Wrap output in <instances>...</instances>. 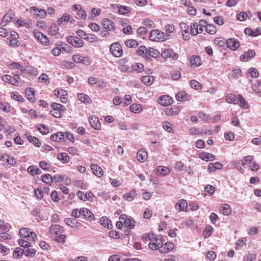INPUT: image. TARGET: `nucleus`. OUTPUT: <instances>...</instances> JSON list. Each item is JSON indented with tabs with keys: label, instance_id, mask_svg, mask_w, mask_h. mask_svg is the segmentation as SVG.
Returning <instances> with one entry per match:
<instances>
[{
	"label": "nucleus",
	"instance_id": "0eeeda50",
	"mask_svg": "<svg viewBox=\"0 0 261 261\" xmlns=\"http://www.w3.org/2000/svg\"><path fill=\"white\" fill-rule=\"evenodd\" d=\"M226 44L228 48L232 50H236L240 46V42L234 38H229L226 41Z\"/></svg>",
	"mask_w": 261,
	"mask_h": 261
},
{
	"label": "nucleus",
	"instance_id": "4c0bfd02",
	"mask_svg": "<svg viewBox=\"0 0 261 261\" xmlns=\"http://www.w3.org/2000/svg\"><path fill=\"white\" fill-rule=\"evenodd\" d=\"M51 107L53 109L57 110L60 111L61 113L66 110L65 107L57 103H53L51 105Z\"/></svg>",
	"mask_w": 261,
	"mask_h": 261
},
{
	"label": "nucleus",
	"instance_id": "6e6552de",
	"mask_svg": "<svg viewBox=\"0 0 261 261\" xmlns=\"http://www.w3.org/2000/svg\"><path fill=\"white\" fill-rule=\"evenodd\" d=\"M172 98L168 95H163L161 96L159 99V102L163 106H168L171 104Z\"/></svg>",
	"mask_w": 261,
	"mask_h": 261
},
{
	"label": "nucleus",
	"instance_id": "2eb2a0df",
	"mask_svg": "<svg viewBox=\"0 0 261 261\" xmlns=\"http://www.w3.org/2000/svg\"><path fill=\"white\" fill-rule=\"evenodd\" d=\"M174 247L172 243L167 242L164 245L160 246V252L161 253H167L169 251L171 250Z\"/></svg>",
	"mask_w": 261,
	"mask_h": 261
},
{
	"label": "nucleus",
	"instance_id": "c756f323",
	"mask_svg": "<svg viewBox=\"0 0 261 261\" xmlns=\"http://www.w3.org/2000/svg\"><path fill=\"white\" fill-rule=\"evenodd\" d=\"M77 97L80 101L84 103H88L90 100V97L87 94L84 93L78 94Z\"/></svg>",
	"mask_w": 261,
	"mask_h": 261
},
{
	"label": "nucleus",
	"instance_id": "4d7b16f0",
	"mask_svg": "<svg viewBox=\"0 0 261 261\" xmlns=\"http://www.w3.org/2000/svg\"><path fill=\"white\" fill-rule=\"evenodd\" d=\"M246 239L245 238H243L241 240H239L236 243L237 248H242L243 246H245Z\"/></svg>",
	"mask_w": 261,
	"mask_h": 261
},
{
	"label": "nucleus",
	"instance_id": "b1692460",
	"mask_svg": "<svg viewBox=\"0 0 261 261\" xmlns=\"http://www.w3.org/2000/svg\"><path fill=\"white\" fill-rule=\"evenodd\" d=\"M65 223L72 228L79 227L77 224L79 223L74 218H66L65 219Z\"/></svg>",
	"mask_w": 261,
	"mask_h": 261
},
{
	"label": "nucleus",
	"instance_id": "4be33fe9",
	"mask_svg": "<svg viewBox=\"0 0 261 261\" xmlns=\"http://www.w3.org/2000/svg\"><path fill=\"white\" fill-rule=\"evenodd\" d=\"M154 78L153 76H143L141 79L142 82L147 85H151L154 81Z\"/></svg>",
	"mask_w": 261,
	"mask_h": 261
},
{
	"label": "nucleus",
	"instance_id": "69168bd1",
	"mask_svg": "<svg viewBox=\"0 0 261 261\" xmlns=\"http://www.w3.org/2000/svg\"><path fill=\"white\" fill-rule=\"evenodd\" d=\"M145 25L149 27L150 29L154 28V23L152 20L149 19H145L143 20V23Z\"/></svg>",
	"mask_w": 261,
	"mask_h": 261
},
{
	"label": "nucleus",
	"instance_id": "7c9ffc66",
	"mask_svg": "<svg viewBox=\"0 0 261 261\" xmlns=\"http://www.w3.org/2000/svg\"><path fill=\"white\" fill-rule=\"evenodd\" d=\"M41 180L44 182L50 185L53 181V177L50 174H46L45 175L41 176Z\"/></svg>",
	"mask_w": 261,
	"mask_h": 261
},
{
	"label": "nucleus",
	"instance_id": "a18cd8bd",
	"mask_svg": "<svg viewBox=\"0 0 261 261\" xmlns=\"http://www.w3.org/2000/svg\"><path fill=\"white\" fill-rule=\"evenodd\" d=\"M231 209L230 206L227 204H224L222 206V214L224 215H228L231 213Z\"/></svg>",
	"mask_w": 261,
	"mask_h": 261
},
{
	"label": "nucleus",
	"instance_id": "774afa93",
	"mask_svg": "<svg viewBox=\"0 0 261 261\" xmlns=\"http://www.w3.org/2000/svg\"><path fill=\"white\" fill-rule=\"evenodd\" d=\"M205 190L209 194H213L215 190V188L214 186L207 185L205 187Z\"/></svg>",
	"mask_w": 261,
	"mask_h": 261
},
{
	"label": "nucleus",
	"instance_id": "bb28decb",
	"mask_svg": "<svg viewBox=\"0 0 261 261\" xmlns=\"http://www.w3.org/2000/svg\"><path fill=\"white\" fill-rule=\"evenodd\" d=\"M28 172L32 175H34L35 174H40L41 173V171L40 170V169L34 166H31L29 167V168H28Z\"/></svg>",
	"mask_w": 261,
	"mask_h": 261
},
{
	"label": "nucleus",
	"instance_id": "bf43d9fd",
	"mask_svg": "<svg viewBox=\"0 0 261 261\" xmlns=\"http://www.w3.org/2000/svg\"><path fill=\"white\" fill-rule=\"evenodd\" d=\"M171 54H172V49H166L161 53V56L163 58H169Z\"/></svg>",
	"mask_w": 261,
	"mask_h": 261
},
{
	"label": "nucleus",
	"instance_id": "a878e982",
	"mask_svg": "<svg viewBox=\"0 0 261 261\" xmlns=\"http://www.w3.org/2000/svg\"><path fill=\"white\" fill-rule=\"evenodd\" d=\"M27 98L32 102L34 101V91L32 88H27L25 89Z\"/></svg>",
	"mask_w": 261,
	"mask_h": 261
},
{
	"label": "nucleus",
	"instance_id": "6e6d98bb",
	"mask_svg": "<svg viewBox=\"0 0 261 261\" xmlns=\"http://www.w3.org/2000/svg\"><path fill=\"white\" fill-rule=\"evenodd\" d=\"M191 87L196 90L200 89L201 88L200 84L197 81L193 80L190 82Z\"/></svg>",
	"mask_w": 261,
	"mask_h": 261
},
{
	"label": "nucleus",
	"instance_id": "864d4df0",
	"mask_svg": "<svg viewBox=\"0 0 261 261\" xmlns=\"http://www.w3.org/2000/svg\"><path fill=\"white\" fill-rule=\"evenodd\" d=\"M147 49L146 48V47L145 46L142 45V46H140L139 47V48L137 49V53L138 55H139L140 56H142L143 55H146L147 51Z\"/></svg>",
	"mask_w": 261,
	"mask_h": 261
},
{
	"label": "nucleus",
	"instance_id": "3c124183",
	"mask_svg": "<svg viewBox=\"0 0 261 261\" xmlns=\"http://www.w3.org/2000/svg\"><path fill=\"white\" fill-rule=\"evenodd\" d=\"M162 126L167 132L170 133L172 131V125L167 121H164L162 123Z\"/></svg>",
	"mask_w": 261,
	"mask_h": 261
},
{
	"label": "nucleus",
	"instance_id": "79ce46f5",
	"mask_svg": "<svg viewBox=\"0 0 261 261\" xmlns=\"http://www.w3.org/2000/svg\"><path fill=\"white\" fill-rule=\"evenodd\" d=\"M24 253V249H22L20 248H16L13 252V255L14 257L19 258Z\"/></svg>",
	"mask_w": 261,
	"mask_h": 261
},
{
	"label": "nucleus",
	"instance_id": "58836bf2",
	"mask_svg": "<svg viewBox=\"0 0 261 261\" xmlns=\"http://www.w3.org/2000/svg\"><path fill=\"white\" fill-rule=\"evenodd\" d=\"M175 170L177 172L186 170L187 167L184 166V164L180 162H177L174 166Z\"/></svg>",
	"mask_w": 261,
	"mask_h": 261
},
{
	"label": "nucleus",
	"instance_id": "09e8293b",
	"mask_svg": "<svg viewBox=\"0 0 261 261\" xmlns=\"http://www.w3.org/2000/svg\"><path fill=\"white\" fill-rule=\"evenodd\" d=\"M213 228L211 226H207L203 231V236L205 238H207L211 235Z\"/></svg>",
	"mask_w": 261,
	"mask_h": 261
},
{
	"label": "nucleus",
	"instance_id": "20e7f679",
	"mask_svg": "<svg viewBox=\"0 0 261 261\" xmlns=\"http://www.w3.org/2000/svg\"><path fill=\"white\" fill-rule=\"evenodd\" d=\"M149 38L151 40H156V39H158L164 41L166 40L165 35H164V33L158 30L150 31Z\"/></svg>",
	"mask_w": 261,
	"mask_h": 261
},
{
	"label": "nucleus",
	"instance_id": "c03bdc74",
	"mask_svg": "<svg viewBox=\"0 0 261 261\" xmlns=\"http://www.w3.org/2000/svg\"><path fill=\"white\" fill-rule=\"evenodd\" d=\"M54 94L57 97H62L67 94V92L62 89H56L54 90Z\"/></svg>",
	"mask_w": 261,
	"mask_h": 261
},
{
	"label": "nucleus",
	"instance_id": "e433bc0d",
	"mask_svg": "<svg viewBox=\"0 0 261 261\" xmlns=\"http://www.w3.org/2000/svg\"><path fill=\"white\" fill-rule=\"evenodd\" d=\"M130 110L132 112L138 113H139L141 110V106L138 103H133L130 106Z\"/></svg>",
	"mask_w": 261,
	"mask_h": 261
},
{
	"label": "nucleus",
	"instance_id": "9b49d317",
	"mask_svg": "<svg viewBox=\"0 0 261 261\" xmlns=\"http://www.w3.org/2000/svg\"><path fill=\"white\" fill-rule=\"evenodd\" d=\"M14 16V14L12 11L11 10L9 11L4 15L3 19H2L1 22V25L4 27L6 26L8 22H10L12 20Z\"/></svg>",
	"mask_w": 261,
	"mask_h": 261
},
{
	"label": "nucleus",
	"instance_id": "0e129e2a",
	"mask_svg": "<svg viewBox=\"0 0 261 261\" xmlns=\"http://www.w3.org/2000/svg\"><path fill=\"white\" fill-rule=\"evenodd\" d=\"M158 172L160 175H166L169 173L170 171L169 168L167 167H162L160 169H159Z\"/></svg>",
	"mask_w": 261,
	"mask_h": 261
},
{
	"label": "nucleus",
	"instance_id": "ddd939ff",
	"mask_svg": "<svg viewBox=\"0 0 261 261\" xmlns=\"http://www.w3.org/2000/svg\"><path fill=\"white\" fill-rule=\"evenodd\" d=\"M222 167V164L219 162L210 163L208 166L207 170L210 173L214 172L217 169H221Z\"/></svg>",
	"mask_w": 261,
	"mask_h": 261
},
{
	"label": "nucleus",
	"instance_id": "f03ea898",
	"mask_svg": "<svg viewBox=\"0 0 261 261\" xmlns=\"http://www.w3.org/2000/svg\"><path fill=\"white\" fill-rule=\"evenodd\" d=\"M110 50L115 57H120L123 54L122 49L119 43H114L111 45Z\"/></svg>",
	"mask_w": 261,
	"mask_h": 261
},
{
	"label": "nucleus",
	"instance_id": "4468645a",
	"mask_svg": "<svg viewBox=\"0 0 261 261\" xmlns=\"http://www.w3.org/2000/svg\"><path fill=\"white\" fill-rule=\"evenodd\" d=\"M180 112V108L176 106H172L170 109H166L165 113L168 116H172L177 114Z\"/></svg>",
	"mask_w": 261,
	"mask_h": 261
},
{
	"label": "nucleus",
	"instance_id": "393cba45",
	"mask_svg": "<svg viewBox=\"0 0 261 261\" xmlns=\"http://www.w3.org/2000/svg\"><path fill=\"white\" fill-rule=\"evenodd\" d=\"M125 226L129 229H132L135 226V221L132 217H128L126 220L124 222Z\"/></svg>",
	"mask_w": 261,
	"mask_h": 261
},
{
	"label": "nucleus",
	"instance_id": "680f3d73",
	"mask_svg": "<svg viewBox=\"0 0 261 261\" xmlns=\"http://www.w3.org/2000/svg\"><path fill=\"white\" fill-rule=\"evenodd\" d=\"M119 12L121 14H124L130 11L129 7L124 6H120L119 8Z\"/></svg>",
	"mask_w": 261,
	"mask_h": 261
},
{
	"label": "nucleus",
	"instance_id": "a19ab883",
	"mask_svg": "<svg viewBox=\"0 0 261 261\" xmlns=\"http://www.w3.org/2000/svg\"><path fill=\"white\" fill-rule=\"evenodd\" d=\"M30 232V230L28 228H23L20 229L19 234L22 238L28 239Z\"/></svg>",
	"mask_w": 261,
	"mask_h": 261
},
{
	"label": "nucleus",
	"instance_id": "f704fd0d",
	"mask_svg": "<svg viewBox=\"0 0 261 261\" xmlns=\"http://www.w3.org/2000/svg\"><path fill=\"white\" fill-rule=\"evenodd\" d=\"M176 205L179 207V212L184 211L187 207L186 200L181 199L178 201Z\"/></svg>",
	"mask_w": 261,
	"mask_h": 261
},
{
	"label": "nucleus",
	"instance_id": "603ef678",
	"mask_svg": "<svg viewBox=\"0 0 261 261\" xmlns=\"http://www.w3.org/2000/svg\"><path fill=\"white\" fill-rule=\"evenodd\" d=\"M38 129L43 135H47L49 133V130L47 126L43 124H40Z\"/></svg>",
	"mask_w": 261,
	"mask_h": 261
},
{
	"label": "nucleus",
	"instance_id": "473e14b6",
	"mask_svg": "<svg viewBox=\"0 0 261 261\" xmlns=\"http://www.w3.org/2000/svg\"><path fill=\"white\" fill-rule=\"evenodd\" d=\"M205 31L207 33L212 35L215 34L217 31L216 27L212 24H206Z\"/></svg>",
	"mask_w": 261,
	"mask_h": 261
},
{
	"label": "nucleus",
	"instance_id": "5fc2aeb1",
	"mask_svg": "<svg viewBox=\"0 0 261 261\" xmlns=\"http://www.w3.org/2000/svg\"><path fill=\"white\" fill-rule=\"evenodd\" d=\"M0 109L5 112H9L10 111V105L5 102H0Z\"/></svg>",
	"mask_w": 261,
	"mask_h": 261
},
{
	"label": "nucleus",
	"instance_id": "6ab92c4d",
	"mask_svg": "<svg viewBox=\"0 0 261 261\" xmlns=\"http://www.w3.org/2000/svg\"><path fill=\"white\" fill-rule=\"evenodd\" d=\"M2 80L6 83H10L14 86H17V81L15 79H13V77L9 75H4L2 77Z\"/></svg>",
	"mask_w": 261,
	"mask_h": 261
},
{
	"label": "nucleus",
	"instance_id": "f257e3e1",
	"mask_svg": "<svg viewBox=\"0 0 261 261\" xmlns=\"http://www.w3.org/2000/svg\"><path fill=\"white\" fill-rule=\"evenodd\" d=\"M102 24L103 28L107 30L101 32L105 36L109 34L108 31H113L115 29L114 22L109 19H103Z\"/></svg>",
	"mask_w": 261,
	"mask_h": 261
},
{
	"label": "nucleus",
	"instance_id": "13d9d810",
	"mask_svg": "<svg viewBox=\"0 0 261 261\" xmlns=\"http://www.w3.org/2000/svg\"><path fill=\"white\" fill-rule=\"evenodd\" d=\"M214 42L220 47L223 46L226 44V41L221 37L216 38L214 40Z\"/></svg>",
	"mask_w": 261,
	"mask_h": 261
},
{
	"label": "nucleus",
	"instance_id": "052dcab7",
	"mask_svg": "<svg viewBox=\"0 0 261 261\" xmlns=\"http://www.w3.org/2000/svg\"><path fill=\"white\" fill-rule=\"evenodd\" d=\"M256 258V254L255 253H249L246 254L244 257V259L245 261H252Z\"/></svg>",
	"mask_w": 261,
	"mask_h": 261
},
{
	"label": "nucleus",
	"instance_id": "2f4dec72",
	"mask_svg": "<svg viewBox=\"0 0 261 261\" xmlns=\"http://www.w3.org/2000/svg\"><path fill=\"white\" fill-rule=\"evenodd\" d=\"M198 24L193 22L191 25V34L193 36H196L198 34Z\"/></svg>",
	"mask_w": 261,
	"mask_h": 261
},
{
	"label": "nucleus",
	"instance_id": "5701e85b",
	"mask_svg": "<svg viewBox=\"0 0 261 261\" xmlns=\"http://www.w3.org/2000/svg\"><path fill=\"white\" fill-rule=\"evenodd\" d=\"M190 63L192 66L195 67L199 66L202 63L201 58L198 56L191 57Z\"/></svg>",
	"mask_w": 261,
	"mask_h": 261
},
{
	"label": "nucleus",
	"instance_id": "9d476101",
	"mask_svg": "<svg viewBox=\"0 0 261 261\" xmlns=\"http://www.w3.org/2000/svg\"><path fill=\"white\" fill-rule=\"evenodd\" d=\"M89 122L91 126L97 130H99L101 128V124L97 117L95 116H92L89 118Z\"/></svg>",
	"mask_w": 261,
	"mask_h": 261
},
{
	"label": "nucleus",
	"instance_id": "f8f14e48",
	"mask_svg": "<svg viewBox=\"0 0 261 261\" xmlns=\"http://www.w3.org/2000/svg\"><path fill=\"white\" fill-rule=\"evenodd\" d=\"M255 52L254 50H249L240 56V60L242 61H247L254 57Z\"/></svg>",
	"mask_w": 261,
	"mask_h": 261
},
{
	"label": "nucleus",
	"instance_id": "ea45409f",
	"mask_svg": "<svg viewBox=\"0 0 261 261\" xmlns=\"http://www.w3.org/2000/svg\"><path fill=\"white\" fill-rule=\"evenodd\" d=\"M147 54L146 55H149L152 57L156 58L159 55V53L156 49H153L152 48H149L147 49Z\"/></svg>",
	"mask_w": 261,
	"mask_h": 261
},
{
	"label": "nucleus",
	"instance_id": "a211bd4d",
	"mask_svg": "<svg viewBox=\"0 0 261 261\" xmlns=\"http://www.w3.org/2000/svg\"><path fill=\"white\" fill-rule=\"evenodd\" d=\"M199 158L205 161H213L215 159V156L214 154L203 152L199 154Z\"/></svg>",
	"mask_w": 261,
	"mask_h": 261
},
{
	"label": "nucleus",
	"instance_id": "f3484780",
	"mask_svg": "<svg viewBox=\"0 0 261 261\" xmlns=\"http://www.w3.org/2000/svg\"><path fill=\"white\" fill-rule=\"evenodd\" d=\"M137 156L139 162L143 163L147 159V152L143 149H140L138 151Z\"/></svg>",
	"mask_w": 261,
	"mask_h": 261
},
{
	"label": "nucleus",
	"instance_id": "39448f33",
	"mask_svg": "<svg viewBox=\"0 0 261 261\" xmlns=\"http://www.w3.org/2000/svg\"><path fill=\"white\" fill-rule=\"evenodd\" d=\"M30 12L34 16V18H37V17L44 18L46 16L47 13L45 10L38 9L35 7H31Z\"/></svg>",
	"mask_w": 261,
	"mask_h": 261
},
{
	"label": "nucleus",
	"instance_id": "dca6fc26",
	"mask_svg": "<svg viewBox=\"0 0 261 261\" xmlns=\"http://www.w3.org/2000/svg\"><path fill=\"white\" fill-rule=\"evenodd\" d=\"M63 228L59 225H53L50 226L49 232L51 234H56L62 233Z\"/></svg>",
	"mask_w": 261,
	"mask_h": 261
},
{
	"label": "nucleus",
	"instance_id": "de8ad7c7",
	"mask_svg": "<svg viewBox=\"0 0 261 261\" xmlns=\"http://www.w3.org/2000/svg\"><path fill=\"white\" fill-rule=\"evenodd\" d=\"M125 44L128 47H136L138 43L135 40L130 39L125 41Z\"/></svg>",
	"mask_w": 261,
	"mask_h": 261
},
{
	"label": "nucleus",
	"instance_id": "72a5a7b5",
	"mask_svg": "<svg viewBox=\"0 0 261 261\" xmlns=\"http://www.w3.org/2000/svg\"><path fill=\"white\" fill-rule=\"evenodd\" d=\"M11 97L12 99L19 102H22L24 99L18 92H13L11 93Z\"/></svg>",
	"mask_w": 261,
	"mask_h": 261
},
{
	"label": "nucleus",
	"instance_id": "412c9836",
	"mask_svg": "<svg viewBox=\"0 0 261 261\" xmlns=\"http://www.w3.org/2000/svg\"><path fill=\"white\" fill-rule=\"evenodd\" d=\"M57 159L63 163H67L69 161V156L65 152L59 153L57 154Z\"/></svg>",
	"mask_w": 261,
	"mask_h": 261
},
{
	"label": "nucleus",
	"instance_id": "cd10ccee",
	"mask_svg": "<svg viewBox=\"0 0 261 261\" xmlns=\"http://www.w3.org/2000/svg\"><path fill=\"white\" fill-rule=\"evenodd\" d=\"M136 195V191L135 190H132L129 193L124 194L123 198L127 201H132L134 199Z\"/></svg>",
	"mask_w": 261,
	"mask_h": 261
},
{
	"label": "nucleus",
	"instance_id": "7ed1b4c3",
	"mask_svg": "<svg viewBox=\"0 0 261 261\" xmlns=\"http://www.w3.org/2000/svg\"><path fill=\"white\" fill-rule=\"evenodd\" d=\"M72 60L76 63H82L85 65H89L91 63L89 57H83L79 55H74L72 56Z\"/></svg>",
	"mask_w": 261,
	"mask_h": 261
},
{
	"label": "nucleus",
	"instance_id": "aec40b11",
	"mask_svg": "<svg viewBox=\"0 0 261 261\" xmlns=\"http://www.w3.org/2000/svg\"><path fill=\"white\" fill-rule=\"evenodd\" d=\"M91 169L93 173L97 176L100 177L102 175L103 170L102 169L97 165L92 164L91 166Z\"/></svg>",
	"mask_w": 261,
	"mask_h": 261
},
{
	"label": "nucleus",
	"instance_id": "423d86ee",
	"mask_svg": "<svg viewBox=\"0 0 261 261\" xmlns=\"http://www.w3.org/2000/svg\"><path fill=\"white\" fill-rule=\"evenodd\" d=\"M67 42L71 44L73 46L75 47H82L84 44V42L82 40L76 37L74 38L73 36H69L67 38Z\"/></svg>",
	"mask_w": 261,
	"mask_h": 261
},
{
	"label": "nucleus",
	"instance_id": "c85d7f7f",
	"mask_svg": "<svg viewBox=\"0 0 261 261\" xmlns=\"http://www.w3.org/2000/svg\"><path fill=\"white\" fill-rule=\"evenodd\" d=\"M132 67L133 70L137 72H141L144 71V66L142 64L137 63L133 64Z\"/></svg>",
	"mask_w": 261,
	"mask_h": 261
},
{
	"label": "nucleus",
	"instance_id": "338daca9",
	"mask_svg": "<svg viewBox=\"0 0 261 261\" xmlns=\"http://www.w3.org/2000/svg\"><path fill=\"white\" fill-rule=\"evenodd\" d=\"M53 180H55V182H60L61 181H63L64 180V178H65V175H60V174H56L54 176Z\"/></svg>",
	"mask_w": 261,
	"mask_h": 261
},
{
	"label": "nucleus",
	"instance_id": "e2e57ef3",
	"mask_svg": "<svg viewBox=\"0 0 261 261\" xmlns=\"http://www.w3.org/2000/svg\"><path fill=\"white\" fill-rule=\"evenodd\" d=\"M249 73L251 76L253 78H255L258 76L259 74L257 70L254 68H251L249 70Z\"/></svg>",
	"mask_w": 261,
	"mask_h": 261
},
{
	"label": "nucleus",
	"instance_id": "37998d69",
	"mask_svg": "<svg viewBox=\"0 0 261 261\" xmlns=\"http://www.w3.org/2000/svg\"><path fill=\"white\" fill-rule=\"evenodd\" d=\"M58 30H59V28H58V25L54 23V24H51V26L50 27L49 29V32L50 35H51L53 36H55L57 34Z\"/></svg>",
	"mask_w": 261,
	"mask_h": 261
},
{
	"label": "nucleus",
	"instance_id": "49530a36",
	"mask_svg": "<svg viewBox=\"0 0 261 261\" xmlns=\"http://www.w3.org/2000/svg\"><path fill=\"white\" fill-rule=\"evenodd\" d=\"M70 15L68 14H64L61 17L58 18V23L59 25L61 24L63 22H68L70 19Z\"/></svg>",
	"mask_w": 261,
	"mask_h": 261
},
{
	"label": "nucleus",
	"instance_id": "c9c22d12",
	"mask_svg": "<svg viewBox=\"0 0 261 261\" xmlns=\"http://www.w3.org/2000/svg\"><path fill=\"white\" fill-rule=\"evenodd\" d=\"M238 98L239 99V102H240V106L241 108H243L244 109H247L248 108V104L247 103L246 101H245V99L243 97V96L241 94H239L238 95Z\"/></svg>",
	"mask_w": 261,
	"mask_h": 261
},
{
	"label": "nucleus",
	"instance_id": "1a4fd4ad",
	"mask_svg": "<svg viewBox=\"0 0 261 261\" xmlns=\"http://www.w3.org/2000/svg\"><path fill=\"white\" fill-rule=\"evenodd\" d=\"M81 215H83L87 220L91 221L94 219V215L92 212L87 208H82L80 209Z\"/></svg>",
	"mask_w": 261,
	"mask_h": 261
},
{
	"label": "nucleus",
	"instance_id": "8fccbe9b",
	"mask_svg": "<svg viewBox=\"0 0 261 261\" xmlns=\"http://www.w3.org/2000/svg\"><path fill=\"white\" fill-rule=\"evenodd\" d=\"M36 253V251L34 249H24V254L28 257L34 256Z\"/></svg>",
	"mask_w": 261,
	"mask_h": 261
}]
</instances>
